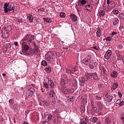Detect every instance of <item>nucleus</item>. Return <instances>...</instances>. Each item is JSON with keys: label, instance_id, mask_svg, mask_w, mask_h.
Segmentation results:
<instances>
[{"label": "nucleus", "instance_id": "obj_10", "mask_svg": "<svg viewBox=\"0 0 124 124\" xmlns=\"http://www.w3.org/2000/svg\"><path fill=\"white\" fill-rule=\"evenodd\" d=\"M3 8L5 13H7L8 11H12V10H14V9H15V6L12 7V8H9L7 7V6H5L4 5Z\"/></svg>", "mask_w": 124, "mask_h": 124}, {"label": "nucleus", "instance_id": "obj_8", "mask_svg": "<svg viewBox=\"0 0 124 124\" xmlns=\"http://www.w3.org/2000/svg\"><path fill=\"white\" fill-rule=\"evenodd\" d=\"M89 76L91 77V79H93V80H98L99 78L95 72L89 74Z\"/></svg>", "mask_w": 124, "mask_h": 124}, {"label": "nucleus", "instance_id": "obj_59", "mask_svg": "<svg viewBox=\"0 0 124 124\" xmlns=\"http://www.w3.org/2000/svg\"><path fill=\"white\" fill-rule=\"evenodd\" d=\"M121 120H122V124H124V114L121 117Z\"/></svg>", "mask_w": 124, "mask_h": 124}, {"label": "nucleus", "instance_id": "obj_36", "mask_svg": "<svg viewBox=\"0 0 124 124\" xmlns=\"http://www.w3.org/2000/svg\"><path fill=\"white\" fill-rule=\"evenodd\" d=\"M92 1L94 5H97L99 2V0H92Z\"/></svg>", "mask_w": 124, "mask_h": 124}, {"label": "nucleus", "instance_id": "obj_21", "mask_svg": "<svg viewBox=\"0 0 124 124\" xmlns=\"http://www.w3.org/2000/svg\"><path fill=\"white\" fill-rule=\"evenodd\" d=\"M85 7L88 11L92 12L93 11V6L91 4L86 5Z\"/></svg>", "mask_w": 124, "mask_h": 124}, {"label": "nucleus", "instance_id": "obj_52", "mask_svg": "<svg viewBox=\"0 0 124 124\" xmlns=\"http://www.w3.org/2000/svg\"><path fill=\"white\" fill-rule=\"evenodd\" d=\"M44 106H49L50 105V103L49 101L45 102L44 103Z\"/></svg>", "mask_w": 124, "mask_h": 124}, {"label": "nucleus", "instance_id": "obj_46", "mask_svg": "<svg viewBox=\"0 0 124 124\" xmlns=\"http://www.w3.org/2000/svg\"><path fill=\"white\" fill-rule=\"evenodd\" d=\"M61 77H62L61 79H66V80H67L68 78H67V76H66V75L65 74L62 75Z\"/></svg>", "mask_w": 124, "mask_h": 124}, {"label": "nucleus", "instance_id": "obj_61", "mask_svg": "<svg viewBox=\"0 0 124 124\" xmlns=\"http://www.w3.org/2000/svg\"><path fill=\"white\" fill-rule=\"evenodd\" d=\"M102 84H99L98 85V88H99V89H102Z\"/></svg>", "mask_w": 124, "mask_h": 124}, {"label": "nucleus", "instance_id": "obj_55", "mask_svg": "<svg viewBox=\"0 0 124 124\" xmlns=\"http://www.w3.org/2000/svg\"><path fill=\"white\" fill-rule=\"evenodd\" d=\"M95 99H96L97 100H101V97L98 96V95H95Z\"/></svg>", "mask_w": 124, "mask_h": 124}, {"label": "nucleus", "instance_id": "obj_49", "mask_svg": "<svg viewBox=\"0 0 124 124\" xmlns=\"http://www.w3.org/2000/svg\"><path fill=\"white\" fill-rule=\"evenodd\" d=\"M89 66V68H91V69H93L94 68V66L92 64H89L88 65Z\"/></svg>", "mask_w": 124, "mask_h": 124}, {"label": "nucleus", "instance_id": "obj_2", "mask_svg": "<svg viewBox=\"0 0 124 124\" xmlns=\"http://www.w3.org/2000/svg\"><path fill=\"white\" fill-rule=\"evenodd\" d=\"M57 56H58V54L55 51H47L45 56V59L47 62L48 63H51L55 61V57H57Z\"/></svg>", "mask_w": 124, "mask_h": 124}, {"label": "nucleus", "instance_id": "obj_41", "mask_svg": "<svg viewBox=\"0 0 124 124\" xmlns=\"http://www.w3.org/2000/svg\"><path fill=\"white\" fill-rule=\"evenodd\" d=\"M52 118H53V115L51 114H49L47 116V121L48 122H49V121H51V120H52Z\"/></svg>", "mask_w": 124, "mask_h": 124}, {"label": "nucleus", "instance_id": "obj_6", "mask_svg": "<svg viewBox=\"0 0 124 124\" xmlns=\"http://www.w3.org/2000/svg\"><path fill=\"white\" fill-rule=\"evenodd\" d=\"M85 81H86V78L81 77L79 79V86H80V87H83V88H84V87L86 86Z\"/></svg>", "mask_w": 124, "mask_h": 124}, {"label": "nucleus", "instance_id": "obj_22", "mask_svg": "<svg viewBox=\"0 0 124 124\" xmlns=\"http://www.w3.org/2000/svg\"><path fill=\"white\" fill-rule=\"evenodd\" d=\"M105 96L108 98V102H111V101H112V99H113V95L107 94Z\"/></svg>", "mask_w": 124, "mask_h": 124}, {"label": "nucleus", "instance_id": "obj_26", "mask_svg": "<svg viewBox=\"0 0 124 124\" xmlns=\"http://www.w3.org/2000/svg\"><path fill=\"white\" fill-rule=\"evenodd\" d=\"M113 26H116V25H118V24L119 23V22H120V20L118 19V18H114L113 19Z\"/></svg>", "mask_w": 124, "mask_h": 124}, {"label": "nucleus", "instance_id": "obj_53", "mask_svg": "<svg viewBox=\"0 0 124 124\" xmlns=\"http://www.w3.org/2000/svg\"><path fill=\"white\" fill-rule=\"evenodd\" d=\"M4 5L5 6H7V7H8V8H11V5H10L9 3H4Z\"/></svg>", "mask_w": 124, "mask_h": 124}, {"label": "nucleus", "instance_id": "obj_48", "mask_svg": "<svg viewBox=\"0 0 124 124\" xmlns=\"http://www.w3.org/2000/svg\"><path fill=\"white\" fill-rule=\"evenodd\" d=\"M60 16L62 18H64L65 17V14L64 13H60Z\"/></svg>", "mask_w": 124, "mask_h": 124}, {"label": "nucleus", "instance_id": "obj_5", "mask_svg": "<svg viewBox=\"0 0 124 124\" xmlns=\"http://www.w3.org/2000/svg\"><path fill=\"white\" fill-rule=\"evenodd\" d=\"M107 3L108 5L109 9H112L116 7V3L112 0H107Z\"/></svg>", "mask_w": 124, "mask_h": 124}, {"label": "nucleus", "instance_id": "obj_56", "mask_svg": "<svg viewBox=\"0 0 124 124\" xmlns=\"http://www.w3.org/2000/svg\"><path fill=\"white\" fill-rule=\"evenodd\" d=\"M106 40L107 41H111L112 40V37H108L106 38Z\"/></svg>", "mask_w": 124, "mask_h": 124}, {"label": "nucleus", "instance_id": "obj_44", "mask_svg": "<svg viewBox=\"0 0 124 124\" xmlns=\"http://www.w3.org/2000/svg\"><path fill=\"white\" fill-rule=\"evenodd\" d=\"M72 84L73 87H77V85H78L77 80L75 79V80L72 82Z\"/></svg>", "mask_w": 124, "mask_h": 124}, {"label": "nucleus", "instance_id": "obj_63", "mask_svg": "<svg viewBox=\"0 0 124 124\" xmlns=\"http://www.w3.org/2000/svg\"><path fill=\"white\" fill-rule=\"evenodd\" d=\"M118 48L119 49H120V50H122V49H123V46L122 45H119L118 46Z\"/></svg>", "mask_w": 124, "mask_h": 124}, {"label": "nucleus", "instance_id": "obj_9", "mask_svg": "<svg viewBox=\"0 0 124 124\" xmlns=\"http://www.w3.org/2000/svg\"><path fill=\"white\" fill-rule=\"evenodd\" d=\"M48 84H49V87L51 88V89L53 90L54 88H56L57 86L55 85V83L52 80V79L50 78H48V81H47Z\"/></svg>", "mask_w": 124, "mask_h": 124}, {"label": "nucleus", "instance_id": "obj_42", "mask_svg": "<svg viewBox=\"0 0 124 124\" xmlns=\"http://www.w3.org/2000/svg\"><path fill=\"white\" fill-rule=\"evenodd\" d=\"M74 81H75V79L73 78H68L67 79V82H70L71 83H72V82Z\"/></svg>", "mask_w": 124, "mask_h": 124}, {"label": "nucleus", "instance_id": "obj_38", "mask_svg": "<svg viewBox=\"0 0 124 124\" xmlns=\"http://www.w3.org/2000/svg\"><path fill=\"white\" fill-rule=\"evenodd\" d=\"M65 71H66V73L67 74H68L69 75L70 74H72V72L71 70H70L69 69H66Z\"/></svg>", "mask_w": 124, "mask_h": 124}, {"label": "nucleus", "instance_id": "obj_35", "mask_svg": "<svg viewBox=\"0 0 124 124\" xmlns=\"http://www.w3.org/2000/svg\"><path fill=\"white\" fill-rule=\"evenodd\" d=\"M92 108L94 113H98V112H99L97 108L92 106Z\"/></svg>", "mask_w": 124, "mask_h": 124}, {"label": "nucleus", "instance_id": "obj_19", "mask_svg": "<svg viewBox=\"0 0 124 124\" xmlns=\"http://www.w3.org/2000/svg\"><path fill=\"white\" fill-rule=\"evenodd\" d=\"M118 87H119V84L117 82H114L111 86V91H115V90H116Z\"/></svg>", "mask_w": 124, "mask_h": 124}, {"label": "nucleus", "instance_id": "obj_54", "mask_svg": "<svg viewBox=\"0 0 124 124\" xmlns=\"http://www.w3.org/2000/svg\"><path fill=\"white\" fill-rule=\"evenodd\" d=\"M31 43V44H32L34 46V48H38V47H37V45H36V44L35 43V42H32Z\"/></svg>", "mask_w": 124, "mask_h": 124}, {"label": "nucleus", "instance_id": "obj_13", "mask_svg": "<svg viewBox=\"0 0 124 124\" xmlns=\"http://www.w3.org/2000/svg\"><path fill=\"white\" fill-rule=\"evenodd\" d=\"M103 8L105 11H108L110 9L109 6L106 3V2H104L103 3Z\"/></svg>", "mask_w": 124, "mask_h": 124}, {"label": "nucleus", "instance_id": "obj_18", "mask_svg": "<svg viewBox=\"0 0 124 124\" xmlns=\"http://www.w3.org/2000/svg\"><path fill=\"white\" fill-rule=\"evenodd\" d=\"M5 31H7L9 32V31H11L12 30V28L11 27V25H6L4 29Z\"/></svg>", "mask_w": 124, "mask_h": 124}, {"label": "nucleus", "instance_id": "obj_47", "mask_svg": "<svg viewBox=\"0 0 124 124\" xmlns=\"http://www.w3.org/2000/svg\"><path fill=\"white\" fill-rule=\"evenodd\" d=\"M119 18H121V19H123L124 20V13H120L119 15Z\"/></svg>", "mask_w": 124, "mask_h": 124}, {"label": "nucleus", "instance_id": "obj_33", "mask_svg": "<svg viewBox=\"0 0 124 124\" xmlns=\"http://www.w3.org/2000/svg\"><path fill=\"white\" fill-rule=\"evenodd\" d=\"M80 5H84L86 3V0H78Z\"/></svg>", "mask_w": 124, "mask_h": 124}, {"label": "nucleus", "instance_id": "obj_60", "mask_svg": "<svg viewBox=\"0 0 124 124\" xmlns=\"http://www.w3.org/2000/svg\"><path fill=\"white\" fill-rule=\"evenodd\" d=\"M124 101H122L121 102L120 101V102L119 103V106H123V105H124Z\"/></svg>", "mask_w": 124, "mask_h": 124}, {"label": "nucleus", "instance_id": "obj_27", "mask_svg": "<svg viewBox=\"0 0 124 124\" xmlns=\"http://www.w3.org/2000/svg\"><path fill=\"white\" fill-rule=\"evenodd\" d=\"M82 121L80 122V124H88V118L87 117L82 119Z\"/></svg>", "mask_w": 124, "mask_h": 124}, {"label": "nucleus", "instance_id": "obj_14", "mask_svg": "<svg viewBox=\"0 0 124 124\" xmlns=\"http://www.w3.org/2000/svg\"><path fill=\"white\" fill-rule=\"evenodd\" d=\"M70 18H71L73 22H76V21H77V16L74 14H70Z\"/></svg>", "mask_w": 124, "mask_h": 124}, {"label": "nucleus", "instance_id": "obj_11", "mask_svg": "<svg viewBox=\"0 0 124 124\" xmlns=\"http://www.w3.org/2000/svg\"><path fill=\"white\" fill-rule=\"evenodd\" d=\"M96 107L98 108V110L99 111V112L100 111H101L102 110V109H103V105H102V104L99 102H98L96 103Z\"/></svg>", "mask_w": 124, "mask_h": 124}, {"label": "nucleus", "instance_id": "obj_37", "mask_svg": "<svg viewBox=\"0 0 124 124\" xmlns=\"http://www.w3.org/2000/svg\"><path fill=\"white\" fill-rule=\"evenodd\" d=\"M29 91L31 92L32 94H34V93H35V89L33 87H31Z\"/></svg>", "mask_w": 124, "mask_h": 124}, {"label": "nucleus", "instance_id": "obj_62", "mask_svg": "<svg viewBox=\"0 0 124 124\" xmlns=\"http://www.w3.org/2000/svg\"><path fill=\"white\" fill-rule=\"evenodd\" d=\"M9 102L10 103V104H13V99H10L9 101Z\"/></svg>", "mask_w": 124, "mask_h": 124}, {"label": "nucleus", "instance_id": "obj_40", "mask_svg": "<svg viewBox=\"0 0 124 124\" xmlns=\"http://www.w3.org/2000/svg\"><path fill=\"white\" fill-rule=\"evenodd\" d=\"M41 64L43 66H47V62H46L44 60L42 61V62H41Z\"/></svg>", "mask_w": 124, "mask_h": 124}, {"label": "nucleus", "instance_id": "obj_16", "mask_svg": "<svg viewBox=\"0 0 124 124\" xmlns=\"http://www.w3.org/2000/svg\"><path fill=\"white\" fill-rule=\"evenodd\" d=\"M98 15L99 17L103 18L105 16V11L104 10H100L98 12Z\"/></svg>", "mask_w": 124, "mask_h": 124}, {"label": "nucleus", "instance_id": "obj_34", "mask_svg": "<svg viewBox=\"0 0 124 124\" xmlns=\"http://www.w3.org/2000/svg\"><path fill=\"white\" fill-rule=\"evenodd\" d=\"M92 121L93 124H95L98 121V119L97 117H93L92 118Z\"/></svg>", "mask_w": 124, "mask_h": 124}, {"label": "nucleus", "instance_id": "obj_43", "mask_svg": "<svg viewBox=\"0 0 124 124\" xmlns=\"http://www.w3.org/2000/svg\"><path fill=\"white\" fill-rule=\"evenodd\" d=\"M74 81H75V79L73 78H68L67 79V82H70L71 83H72V82Z\"/></svg>", "mask_w": 124, "mask_h": 124}, {"label": "nucleus", "instance_id": "obj_31", "mask_svg": "<svg viewBox=\"0 0 124 124\" xmlns=\"http://www.w3.org/2000/svg\"><path fill=\"white\" fill-rule=\"evenodd\" d=\"M96 35L97 37H100V36H101V31H100V29H99V28L97 29Z\"/></svg>", "mask_w": 124, "mask_h": 124}, {"label": "nucleus", "instance_id": "obj_4", "mask_svg": "<svg viewBox=\"0 0 124 124\" xmlns=\"http://www.w3.org/2000/svg\"><path fill=\"white\" fill-rule=\"evenodd\" d=\"M40 51H39V48H35L32 49L31 48V50H29L28 52H26L27 55H32V54H38L39 53Z\"/></svg>", "mask_w": 124, "mask_h": 124}, {"label": "nucleus", "instance_id": "obj_57", "mask_svg": "<svg viewBox=\"0 0 124 124\" xmlns=\"http://www.w3.org/2000/svg\"><path fill=\"white\" fill-rule=\"evenodd\" d=\"M39 11H43V12H44L45 11V9L44 8H41L38 9Z\"/></svg>", "mask_w": 124, "mask_h": 124}, {"label": "nucleus", "instance_id": "obj_64", "mask_svg": "<svg viewBox=\"0 0 124 124\" xmlns=\"http://www.w3.org/2000/svg\"><path fill=\"white\" fill-rule=\"evenodd\" d=\"M96 123V124H101V121H100V120H98V121Z\"/></svg>", "mask_w": 124, "mask_h": 124}, {"label": "nucleus", "instance_id": "obj_12", "mask_svg": "<svg viewBox=\"0 0 124 124\" xmlns=\"http://www.w3.org/2000/svg\"><path fill=\"white\" fill-rule=\"evenodd\" d=\"M115 53L116 54L117 57H118V61H120L122 59V55H121V51L118 50H116L115 51Z\"/></svg>", "mask_w": 124, "mask_h": 124}, {"label": "nucleus", "instance_id": "obj_58", "mask_svg": "<svg viewBox=\"0 0 124 124\" xmlns=\"http://www.w3.org/2000/svg\"><path fill=\"white\" fill-rule=\"evenodd\" d=\"M80 109L82 112H85V111H86V109L85 108V107H81L80 108Z\"/></svg>", "mask_w": 124, "mask_h": 124}, {"label": "nucleus", "instance_id": "obj_28", "mask_svg": "<svg viewBox=\"0 0 124 124\" xmlns=\"http://www.w3.org/2000/svg\"><path fill=\"white\" fill-rule=\"evenodd\" d=\"M105 124H111V119L109 117H107L105 121Z\"/></svg>", "mask_w": 124, "mask_h": 124}, {"label": "nucleus", "instance_id": "obj_3", "mask_svg": "<svg viewBox=\"0 0 124 124\" xmlns=\"http://www.w3.org/2000/svg\"><path fill=\"white\" fill-rule=\"evenodd\" d=\"M81 62L84 63L85 65H89L90 63H92V56L89 55L86 56L85 59H84Z\"/></svg>", "mask_w": 124, "mask_h": 124}, {"label": "nucleus", "instance_id": "obj_1", "mask_svg": "<svg viewBox=\"0 0 124 124\" xmlns=\"http://www.w3.org/2000/svg\"><path fill=\"white\" fill-rule=\"evenodd\" d=\"M32 40H34V35L30 34L26 35L20 41V44L22 46V52H29L31 50V43L32 42Z\"/></svg>", "mask_w": 124, "mask_h": 124}, {"label": "nucleus", "instance_id": "obj_39", "mask_svg": "<svg viewBox=\"0 0 124 124\" xmlns=\"http://www.w3.org/2000/svg\"><path fill=\"white\" fill-rule=\"evenodd\" d=\"M112 14H114V15H116L119 14V13H120V12H119V11L117 10H114L112 11Z\"/></svg>", "mask_w": 124, "mask_h": 124}, {"label": "nucleus", "instance_id": "obj_51", "mask_svg": "<svg viewBox=\"0 0 124 124\" xmlns=\"http://www.w3.org/2000/svg\"><path fill=\"white\" fill-rule=\"evenodd\" d=\"M68 100H70V101H71L72 102L74 101V97H73V96H70L69 98H68Z\"/></svg>", "mask_w": 124, "mask_h": 124}, {"label": "nucleus", "instance_id": "obj_17", "mask_svg": "<svg viewBox=\"0 0 124 124\" xmlns=\"http://www.w3.org/2000/svg\"><path fill=\"white\" fill-rule=\"evenodd\" d=\"M72 74H79L78 73V67L77 66H75L74 68H73L71 70Z\"/></svg>", "mask_w": 124, "mask_h": 124}, {"label": "nucleus", "instance_id": "obj_50", "mask_svg": "<svg viewBox=\"0 0 124 124\" xmlns=\"http://www.w3.org/2000/svg\"><path fill=\"white\" fill-rule=\"evenodd\" d=\"M74 93V89L72 88V89L68 90V94H69V93Z\"/></svg>", "mask_w": 124, "mask_h": 124}, {"label": "nucleus", "instance_id": "obj_15", "mask_svg": "<svg viewBox=\"0 0 124 124\" xmlns=\"http://www.w3.org/2000/svg\"><path fill=\"white\" fill-rule=\"evenodd\" d=\"M2 37L4 39L8 38L9 37V32L5 31L2 33Z\"/></svg>", "mask_w": 124, "mask_h": 124}, {"label": "nucleus", "instance_id": "obj_25", "mask_svg": "<svg viewBox=\"0 0 124 124\" xmlns=\"http://www.w3.org/2000/svg\"><path fill=\"white\" fill-rule=\"evenodd\" d=\"M22 16H18L17 17V22L18 23H24L25 22V19L23 18Z\"/></svg>", "mask_w": 124, "mask_h": 124}, {"label": "nucleus", "instance_id": "obj_30", "mask_svg": "<svg viewBox=\"0 0 124 124\" xmlns=\"http://www.w3.org/2000/svg\"><path fill=\"white\" fill-rule=\"evenodd\" d=\"M49 95L50 97H55V92L53 89L49 92Z\"/></svg>", "mask_w": 124, "mask_h": 124}, {"label": "nucleus", "instance_id": "obj_24", "mask_svg": "<svg viewBox=\"0 0 124 124\" xmlns=\"http://www.w3.org/2000/svg\"><path fill=\"white\" fill-rule=\"evenodd\" d=\"M27 19L29 21L30 23H32L33 22V16L31 15H29L27 16Z\"/></svg>", "mask_w": 124, "mask_h": 124}, {"label": "nucleus", "instance_id": "obj_23", "mask_svg": "<svg viewBox=\"0 0 124 124\" xmlns=\"http://www.w3.org/2000/svg\"><path fill=\"white\" fill-rule=\"evenodd\" d=\"M60 84L62 86V87H64L66 86V80H65V79L63 78H61Z\"/></svg>", "mask_w": 124, "mask_h": 124}, {"label": "nucleus", "instance_id": "obj_20", "mask_svg": "<svg viewBox=\"0 0 124 124\" xmlns=\"http://www.w3.org/2000/svg\"><path fill=\"white\" fill-rule=\"evenodd\" d=\"M61 91L63 93L68 94V90L65 86H63L61 88Z\"/></svg>", "mask_w": 124, "mask_h": 124}, {"label": "nucleus", "instance_id": "obj_7", "mask_svg": "<svg viewBox=\"0 0 124 124\" xmlns=\"http://www.w3.org/2000/svg\"><path fill=\"white\" fill-rule=\"evenodd\" d=\"M111 56H112V50H108L105 54L104 58L106 60H109L111 57Z\"/></svg>", "mask_w": 124, "mask_h": 124}, {"label": "nucleus", "instance_id": "obj_29", "mask_svg": "<svg viewBox=\"0 0 124 124\" xmlns=\"http://www.w3.org/2000/svg\"><path fill=\"white\" fill-rule=\"evenodd\" d=\"M45 70L46 73H51V71H52V69L50 67H46L45 68Z\"/></svg>", "mask_w": 124, "mask_h": 124}, {"label": "nucleus", "instance_id": "obj_45", "mask_svg": "<svg viewBox=\"0 0 124 124\" xmlns=\"http://www.w3.org/2000/svg\"><path fill=\"white\" fill-rule=\"evenodd\" d=\"M44 86L46 89H48L49 88V84L47 82H44Z\"/></svg>", "mask_w": 124, "mask_h": 124}, {"label": "nucleus", "instance_id": "obj_32", "mask_svg": "<svg viewBox=\"0 0 124 124\" xmlns=\"http://www.w3.org/2000/svg\"><path fill=\"white\" fill-rule=\"evenodd\" d=\"M118 75V73L117 71H114L113 72V74H111V76L112 77V78H116L117 77V76Z\"/></svg>", "mask_w": 124, "mask_h": 124}]
</instances>
